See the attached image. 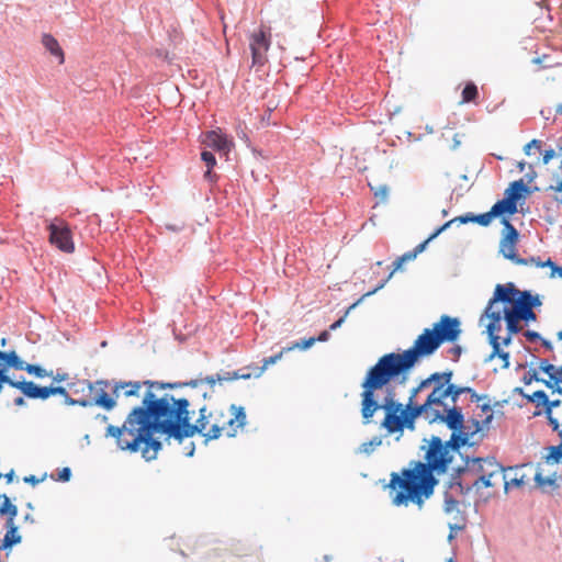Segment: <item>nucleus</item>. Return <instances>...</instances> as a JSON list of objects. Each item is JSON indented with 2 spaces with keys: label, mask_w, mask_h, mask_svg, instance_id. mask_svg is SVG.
I'll return each mask as SVG.
<instances>
[{
  "label": "nucleus",
  "mask_w": 562,
  "mask_h": 562,
  "mask_svg": "<svg viewBox=\"0 0 562 562\" xmlns=\"http://www.w3.org/2000/svg\"><path fill=\"white\" fill-rule=\"evenodd\" d=\"M423 442L420 450H425V462L412 461L413 468L404 469L402 476L392 473L389 486L400 488L393 498V504L396 506L412 502L422 508L424 499L432 496L439 483L435 474H445L453 460V456L440 437L432 435L430 438H424Z\"/></svg>",
  "instance_id": "f257e3e1"
},
{
  "label": "nucleus",
  "mask_w": 562,
  "mask_h": 562,
  "mask_svg": "<svg viewBox=\"0 0 562 562\" xmlns=\"http://www.w3.org/2000/svg\"><path fill=\"white\" fill-rule=\"evenodd\" d=\"M401 376L372 366L366 373L361 383V416L363 424H369L379 409L384 411V419L381 427L389 434H397L396 440H400L406 422L404 417V404L395 398V390L390 385L392 381L400 383Z\"/></svg>",
  "instance_id": "f03ea898"
},
{
  "label": "nucleus",
  "mask_w": 562,
  "mask_h": 562,
  "mask_svg": "<svg viewBox=\"0 0 562 562\" xmlns=\"http://www.w3.org/2000/svg\"><path fill=\"white\" fill-rule=\"evenodd\" d=\"M191 405H198L192 396L176 397L169 393L158 396L153 390H146L142 405L134 407L130 414L135 420L147 422L167 431L168 439L179 441L186 432L183 426H188L187 415Z\"/></svg>",
  "instance_id": "7ed1b4c3"
},
{
  "label": "nucleus",
  "mask_w": 562,
  "mask_h": 562,
  "mask_svg": "<svg viewBox=\"0 0 562 562\" xmlns=\"http://www.w3.org/2000/svg\"><path fill=\"white\" fill-rule=\"evenodd\" d=\"M440 346L435 331L425 328L413 347L403 352L385 353L379 358L374 366L401 376L400 384H404L408 379V373L418 363L419 359L431 356Z\"/></svg>",
  "instance_id": "20e7f679"
},
{
  "label": "nucleus",
  "mask_w": 562,
  "mask_h": 562,
  "mask_svg": "<svg viewBox=\"0 0 562 562\" xmlns=\"http://www.w3.org/2000/svg\"><path fill=\"white\" fill-rule=\"evenodd\" d=\"M127 425H130L128 428L131 431H136L135 437L130 440V443H125L127 450L131 452H137L140 445L143 443V458H145L147 461L155 460L157 458L158 451L162 449V443L154 436L156 434L167 436V431L147 422L135 420V417H133L131 414L127 415Z\"/></svg>",
  "instance_id": "39448f33"
},
{
  "label": "nucleus",
  "mask_w": 562,
  "mask_h": 562,
  "mask_svg": "<svg viewBox=\"0 0 562 562\" xmlns=\"http://www.w3.org/2000/svg\"><path fill=\"white\" fill-rule=\"evenodd\" d=\"M461 393L470 394L472 402H481L482 397L477 396L475 390L470 386H461L458 384H448L447 386H442V384H439L436 385L427 396L425 405L427 407H431L434 405L445 407V405H447L443 402L445 398H450L452 404H456Z\"/></svg>",
  "instance_id": "423d86ee"
},
{
  "label": "nucleus",
  "mask_w": 562,
  "mask_h": 562,
  "mask_svg": "<svg viewBox=\"0 0 562 562\" xmlns=\"http://www.w3.org/2000/svg\"><path fill=\"white\" fill-rule=\"evenodd\" d=\"M45 222L46 229L48 231V241L64 252H74L75 244L69 225L59 217L46 220Z\"/></svg>",
  "instance_id": "0eeeda50"
},
{
  "label": "nucleus",
  "mask_w": 562,
  "mask_h": 562,
  "mask_svg": "<svg viewBox=\"0 0 562 562\" xmlns=\"http://www.w3.org/2000/svg\"><path fill=\"white\" fill-rule=\"evenodd\" d=\"M502 224L504 228L499 241V254L514 263H525L522 258L515 251V247L519 238L518 231L506 217L502 218Z\"/></svg>",
  "instance_id": "6e6552de"
},
{
  "label": "nucleus",
  "mask_w": 562,
  "mask_h": 562,
  "mask_svg": "<svg viewBox=\"0 0 562 562\" xmlns=\"http://www.w3.org/2000/svg\"><path fill=\"white\" fill-rule=\"evenodd\" d=\"M64 403L69 406H81V407H92L99 406L108 412L115 408L117 402L115 398L111 397L110 394L101 389L95 395L88 396L85 395L80 398H74L69 395V393L64 396Z\"/></svg>",
  "instance_id": "1a4fd4ad"
},
{
  "label": "nucleus",
  "mask_w": 562,
  "mask_h": 562,
  "mask_svg": "<svg viewBox=\"0 0 562 562\" xmlns=\"http://www.w3.org/2000/svg\"><path fill=\"white\" fill-rule=\"evenodd\" d=\"M460 325L459 318L442 315L439 322L434 324L431 330L435 331V336L440 345L443 342H454L461 334Z\"/></svg>",
  "instance_id": "9d476101"
},
{
  "label": "nucleus",
  "mask_w": 562,
  "mask_h": 562,
  "mask_svg": "<svg viewBox=\"0 0 562 562\" xmlns=\"http://www.w3.org/2000/svg\"><path fill=\"white\" fill-rule=\"evenodd\" d=\"M541 304L542 302L538 294H532L529 290H522V294L517 296V301L515 303L518 317L526 323L535 322L537 319V315L533 312V308L539 307Z\"/></svg>",
  "instance_id": "9b49d317"
},
{
  "label": "nucleus",
  "mask_w": 562,
  "mask_h": 562,
  "mask_svg": "<svg viewBox=\"0 0 562 562\" xmlns=\"http://www.w3.org/2000/svg\"><path fill=\"white\" fill-rule=\"evenodd\" d=\"M249 45L252 66H263L267 61L266 53L270 47V33L261 29L258 33L251 34Z\"/></svg>",
  "instance_id": "f8f14e48"
},
{
  "label": "nucleus",
  "mask_w": 562,
  "mask_h": 562,
  "mask_svg": "<svg viewBox=\"0 0 562 562\" xmlns=\"http://www.w3.org/2000/svg\"><path fill=\"white\" fill-rule=\"evenodd\" d=\"M522 294V290L516 288V285L512 282L506 284H497L495 286L493 296L490 299L487 306L488 311L491 308H499L497 306L498 303L503 304H515L517 301V296Z\"/></svg>",
  "instance_id": "ddd939ff"
},
{
  "label": "nucleus",
  "mask_w": 562,
  "mask_h": 562,
  "mask_svg": "<svg viewBox=\"0 0 562 562\" xmlns=\"http://www.w3.org/2000/svg\"><path fill=\"white\" fill-rule=\"evenodd\" d=\"M203 145L205 149H212L220 156H227L231 151L233 143L228 137L217 131H210L204 135Z\"/></svg>",
  "instance_id": "4468645a"
},
{
  "label": "nucleus",
  "mask_w": 562,
  "mask_h": 562,
  "mask_svg": "<svg viewBox=\"0 0 562 562\" xmlns=\"http://www.w3.org/2000/svg\"><path fill=\"white\" fill-rule=\"evenodd\" d=\"M486 317L490 319V323L486 325V334L488 336V342L491 346L499 344L501 337L497 335L502 329V311L501 308H491L488 311V306L485 307L484 313L481 316V321Z\"/></svg>",
  "instance_id": "2eb2a0df"
},
{
  "label": "nucleus",
  "mask_w": 562,
  "mask_h": 562,
  "mask_svg": "<svg viewBox=\"0 0 562 562\" xmlns=\"http://www.w3.org/2000/svg\"><path fill=\"white\" fill-rule=\"evenodd\" d=\"M207 413V407L205 404H202L199 406V418L195 424H191V412L189 411V414L187 415V427L183 426L186 429V432L180 436L179 442H182L186 438L193 437L195 434L203 435L207 424L209 418L211 417V414Z\"/></svg>",
  "instance_id": "dca6fc26"
},
{
  "label": "nucleus",
  "mask_w": 562,
  "mask_h": 562,
  "mask_svg": "<svg viewBox=\"0 0 562 562\" xmlns=\"http://www.w3.org/2000/svg\"><path fill=\"white\" fill-rule=\"evenodd\" d=\"M428 408L429 407H427L425 403L417 404L412 398H408V402L404 405V422H406V429L412 431L415 430L416 419L420 416L425 417Z\"/></svg>",
  "instance_id": "f3484780"
},
{
  "label": "nucleus",
  "mask_w": 562,
  "mask_h": 562,
  "mask_svg": "<svg viewBox=\"0 0 562 562\" xmlns=\"http://www.w3.org/2000/svg\"><path fill=\"white\" fill-rule=\"evenodd\" d=\"M445 420L443 424L451 431L460 430L464 428V415L462 408L456 404L452 406L445 405Z\"/></svg>",
  "instance_id": "a211bd4d"
},
{
  "label": "nucleus",
  "mask_w": 562,
  "mask_h": 562,
  "mask_svg": "<svg viewBox=\"0 0 562 562\" xmlns=\"http://www.w3.org/2000/svg\"><path fill=\"white\" fill-rule=\"evenodd\" d=\"M18 390L31 400H47V386H41L33 381H26L24 378L19 380Z\"/></svg>",
  "instance_id": "6ab92c4d"
},
{
  "label": "nucleus",
  "mask_w": 562,
  "mask_h": 562,
  "mask_svg": "<svg viewBox=\"0 0 562 562\" xmlns=\"http://www.w3.org/2000/svg\"><path fill=\"white\" fill-rule=\"evenodd\" d=\"M531 194V189L528 187L524 179L513 181L505 190L504 198L517 206L518 202L526 195Z\"/></svg>",
  "instance_id": "aec40b11"
},
{
  "label": "nucleus",
  "mask_w": 562,
  "mask_h": 562,
  "mask_svg": "<svg viewBox=\"0 0 562 562\" xmlns=\"http://www.w3.org/2000/svg\"><path fill=\"white\" fill-rule=\"evenodd\" d=\"M246 370L247 369L245 368V369H239V370H235V371H225V372L216 373L214 375H209L205 379H203L204 384L206 383V384H210L211 386H213L216 382L223 383V382L235 381L238 379H244V380L250 379L251 373L246 372Z\"/></svg>",
  "instance_id": "412c9836"
},
{
  "label": "nucleus",
  "mask_w": 562,
  "mask_h": 562,
  "mask_svg": "<svg viewBox=\"0 0 562 562\" xmlns=\"http://www.w3.org/2000/svg\"><path fill=\"white\" fill-rule=\"evenodd\" d=\"M144 385L147 386V390H153L154 393L156 391L166 390V389H177L182 386H191L194 389L202 387L204 385V380L202 379H195L188 382H175V383H166L160 381H151L146 380L144 381Z\"/></svg>",
  "instance_id": "4be33fe9"
},
{
  "label": "nucleus",
  "mask_w": 562,
  "mask_h": 562,
  "mask_svg": "<svg viewBox=\"0 0 562 562\" xmlns=\"http://www.w3.org/2000/svg\"><path fill=\"white\" fill-rule=\"evenodd\" d=\"M470 431H467L463 429L451 431L450 439L447 441H443L449 449V451L459 452V450L464 446H473L472 442H470Z\"/></svg>",
  "instance_id": "5701e85b"
},
{
  "label": "nucleus",
  "mask_w": 562,
  "mask_h": 562,
  "mask_svg": "<svg viewBox=\"0 0 562 562\" xmlns=\"http://www.w3.org/2000/svg\"><path fill=\"white\" fill-rule=\"evenodd\" d=\"M7 532L1 541V550L11 549L13 546L21 543L22 537L18 532V526L11 519L5 521Z\"/></svg>",
  "instance_id": "b1692460"
},
{
  "label": "nucleus",
  "mask_w": 562,
  "mask_h": 562,
  "mask_svg": "<svg viewBox=\"0 0 562 562\" xmlns=\"http://www.w3.org/2000/svg\"><path fill=\"white\" fill-rule=\"evenodd\" d=\"M128 426L130 425H127V418L125 419L122 427L109 425L106 427L105 436L115 438L119 448L122 450H127V448L125 447V443H130V441L122 438L123 432L124 431L127 432L128 435L133 436V438L135 437V434H136V431H131Z\"/></svg>",
  "instance_id": "393cba45"
},
{
  "label": "nucleus",
  "mask_w": 562,
  "mask_h": 562,
  "mask_svg": "<svg viewBox=\"0 0 562 562\" xmlns=\"http://www.w3.org/2000/svg\"><path fill=\"white\" fill-rule=\"evenodd\" d=\"M467 467H458V468H454L451 475H450V480L449 482L447 483V490L449 491L450 488H457L459 491L460 494L462 495H467L470 493V491L472 490L471 486H465L462 481H461V476L467 472Z\"/></svg>",
  "instance_id": "a878e982"
},
{
  "label": "nucleus",
  "mask_w": 562,
  "mask_h": 562,
  "mask_svg": "<svg viewBox=\"0 0 562 562\" xmlns=\"http://www.w3.org/2000/svg\"><path fill=\"white\" fill-rule=\"evenodd\" d=\"M22 361L23 360L14 350L8 352L0 350V368H4L5 370L9 368L19 370L20 367H22Z\"/></svg>",
  "instance_id": "bb28decb"
},
{
  "label": "nucleus",
  "mask_w": 562,
  "mask_h": 562,
  "mask_svg": "<svg viewBox=\"0 0 562 562\" xmlns=\"http://www.w3.org/2000/svg\"><path fill=\"white\" fill-rule=\"evenodd\" d=\"M201 159L206 166V171L204 172V178L209 182H214L216 179V175L213 172V168L216 166V158L212 150L204 149L201 153Z\"/></svg>",
  "instance_id": "cd10ccee"
},
{
  "label": "nucleus",
  "mask_w": 562,
  "mask_h": 562,
  "mask_svg": "<svg viewBox=\"0 0 562 562\" xmlns=\"http://www.w3.org/2000/svg\"><path fill=\"white\" fill-rule=\"evenodd\" d=\"M44 47L55 57L58 58L59 64L64 63V53L58 42L49 34H44L42 38Z\"/></svg>",
  "instance_id": "c85d7f7f"
},
{
  "label": "nucleus",
  "mask_w": 562,
  "mask_h": 562,
  "mask_svg": "<svg viewBox=\"0 0 562 562\" xmlns=\"http://www.w3.org/2000/svg\"><path fill=\"white\" fill-rule=\"evenodd\" d=\"M495 217L503 216L505 214L513 215L517 212V206H515L512 202L506 200L505 198L497 201L492 207Z\"/></svg>",
  "instance_id": "c756f323"
},
{
  "label": "nucleus",
  "mask_w": 562,
  "mask_h": 562,
  "mask_svg": "<svg viewBox=\"0 0 562 562\" xmlns=\"http://www.w3.org/2000/svg\"><path fill=\"white\" fill-rule=\"evenodd\" d=\"M0 499H2V503L0 504V515L8 516L7 519L14 521V518L18 515V507L11 503L10 498L5 494H1Z\"/></svg>",
  "instance_id": "7c9ffc66"
},
{
  "label": "nucleus",
  "mask_w": 562,
  "mask_h": 562,
  "mask_svg": "<svg viewBox=\"0 0 562 562\" xmlns=\"http://www.w3.org/2000/svg\"><path fill=\"white\" fill-rule=\"evenodd\" d=\"M19 370H24L29 374L35 375L36 378L43 379L47 376H53V371H47L40 364H31L22 361V367Z\"/></svg>",
  "instance_id": "2f4dec72"
},
{
  "label": "nucleus",
  "mask_w": 562,
  "mask_h": 562,
  "mask_svg": "<svg viewBox=\"0 0 562 562\" xmlns=\"http://www.w3.org/2000/svg\"><path fill=\"white\" fill-rule=\"evenodd\" d=\"M452 376H453V372L450 370L445 371V372H435L427 378V381L430 384L435 383L436 385L442 384V386H447L448 384H452L451 383Z\"/></svg>",
  "instance_id": "473e14b6"
},
{
  "label": "nucleus",
  "mask_w": 562,
  "mask_h": 562,
  "mask_svg": "<svg viewBox=\"0 0 562 562\" xmlns=\"http://www.w3.org/2000/svg\"><path fill=\"white\" fill-rule=\"evenodd\" d=\"M392 278V273H389V276L382 280L373 290L367 292L366 294H363L358 301H356L353 304H351L344 313V315H346V317L349 315V313L351 311H353V308H356V306H358L366 297L374 294L375 292H378L379 290L383 289L385 286V284L387 283V281Z\"/></svg>",
  "instance_id": "72a5a7b5"
},
{
  "label": "nucleus",
  "mask_w": 562,
  "mask_h": 562,
  "mask_svg": "<svg viewBox=\"0 0 562 562\" xmlns=\"http://www.w3.org/2000/svg\"><path fill=\"white\" fill-rule=\"evenodd\" d=\"M229 409L235 415V418H232L228 422V425L233 426L235 423H237L238 427H244L247 420L244 407L232 404Z\"/></svg>",
  "instance_id": "f704fd0d"
},
{
  "label": "nucleus",
  "mask_w": 562,
  "mask_h": 562,
  "mask_svg": "<svg viewBox=\"0 0 562 562\" xmlns=\"http://www.w3.org/2000/svg\"><path fill=\"white\" fill-rule=\"evenodd\" d=\"M472 461H473V463H481V462L486 463L487 465L495 468L494 471H496V473H498V472L503 473V472L514 470L513 467L504 468L501 463H498L496 461V459L494 457L472 458ZM518 468L519 467H515V469H518Z\"/></svg>",
  "instance_id": "c9c22d12"
},
{
  "label": "nucleus",
  "mask_w": 562,
  "mask_h": 562,
  "mask_svg": "<svg viewBox=\"0 0 562 562\" xmlns=\"http://www.w3.org/2000/svg\"><path fill=\"white\" fill-rule=\"evenodd\" d=\"M539 369L549 375V381H553L555 384H560L562 382V378L559 376L558 369L547 360H542L540 362Z\"/></svg>",
  "instance_id": "e433bc0d"
},
{
  "label": "nucleus",
  "mask_w": 562,
  "mask_h": 562,
  "mask_svg": "<svg viewBox=\"0 0 562 562\" xmlns=\"http://www.w3.org/2000/svg\"><path fill=\"white\" fill-rule=\"evenodd\" d=\"M548 451L549 453L544 457L546 463H559L562 459V442L557 446H550Z\"/></svg>",
  "instance_id": "4c0bfd02"
},
{
  "label": "nucleus",
  "mask_w": 562,
  "mask_h": 562,
  "mask_svg": "<svg viewBox=\"0 0 562 562\" xmlns=\"http://www.w3.org/2000/svg\"><path fill=\"white\" fill-rule=\"evenodd\" d=\"M536 484L540 487L544 486V485H550L552 486L553 488H557L559 487V485L557 484V474L553 473L552 475L550 476H547L544 477L541 473L540 470H538L535 474V477H533Z\"/></svg>",
  "instance_id": "58836bf2"
},
{
  "label": "nucleus",
  "mask_w": 562,
  "mask_h": 562,
  "mask_svg": "<svg viewBox=\"0 0 562 562\" xmlns=\"http://www.w3.org/2000/svg\"><path fill=\"white\" fill-rule=\"evenodd\" d=\"M382 445V438L379 436L373 437L370 441L363 442L358 448L359 453L371 454L375 448Z\"/></svg>",
  "instance_id": "ea45409f"
},
{
  "label": "nucleus",
  "mask_w": 562,
  "mask_h": 562,
  "mask_svg": "<svg viewBox=\"0 0 562 562\" xmlns=\"http://www.w3.org/2000/svg\"><path fill=\"white\" fill-rule=\"evenodd\" d=\"M86 387L88 390V396L95 395L101 389H105L110 385L108 380H97L94 382L86 381Z\"/></svg>",
  "instance_id": "a19ab883"
},
{
  "label": "nucleus",
  "mask_w": 562,
  "mask_h": 562,
  "mask_svg": "<svg viewBox=\"0 0 562 562\" xmlns=\"http://www.w3.org/2000/svg\"><path fill=\"white\" fill-rule=\"evenodd\" d=\"M477 94V87L473 82H468L462 90V102H472L476 99Z\"/></svg>",
  "instance_id": "79ce46f5"
},
{
  "label": "nucleus",
  "mask_w": 562,
  "mask_h": 562,
  "mask_svg": "<svg viewBox=\"0 0 562 562\" xmlns=\"http://www.w3.org/2000/svg\"><path fill=\"white\" fill-rule=\"evenodd\" d=\"M458 505L459 502L446 490L443 493V512L446 514H451L454 510L459 512Z\"/></svg>",
  "instance_id": "37998d69"
},
{
  "label": "nucleus",
  "mask_w": 562,
  "mask_h": 562,
  "mask_svg": "<svg viewBox=\"0 0 562 562\" xmlns=\"http://www.w3.org/2000/svg\"><path fill=\"white\" fill-rule=\"evenodd\" d=\"M522 381L527 385H529L532 381H536V382L543 383L547 387H553L552 382L551 381H547V380H544L542 378H539L538 372L535 369L529 370L524 375Z\"/></svg>",
  "instance_id": "c03bdc74"
},
{
  "label": "nucleus",
  "mask_w": 562,
  "mask_h": 562,
  "mask_svg": "<svg viewBox=\"0 0 562 562\" xmlns=\"http://www.w3.org/2000/svg\"><path fill=\"white\" fill-rule=\"evenodd\" d=\"M282 356H283V351H280L279 353H277L274 356L265 358L263 359V364L261 367H259V368H256L257 372L254 373L255 378L261 376V374L265 372V370L269 366L277 363L282 358Z\"/></svg>",
  "instance_id": "a18cd8bd"
},
{
  "label": "nucleus",
  "mask_w": 562,
  "mask_h": 562,
  "mask_svg": "<svg viewBox=\"0 0 562 562\" xmlns=\"http://www.w3.org/2000/svg\"><path fill=\"white\" fill-rule=\"evenodd\" d=\"M425 419H426L429 424H435V423H442V424H443V420H445V411H443V412H440L439 409L432 408V406H431V407H429V408H428V411L426 412Z\"/></svg>",
  "instance_id": "49530a36"
},
{
  "label": "nucleus",
  "mask_w": 562,
  "mask_h": 562,
  "mask_svg": "<svg viewBox=\"0 0 562 562\" xmlns=\"http://www.w3.org/2000/svg\"><path fill=\"white\" fill-rule=\"evenodd\" d=\"M142 385H144V381L143 382H138V381L124 382V389H123V390H125L124 395L126 397L137 396Z\"/></svg>",
  "instance_id": "de8ad7c7"
},
{
  "label": "nucleus",
  "mask_w": 562,
  "mask_h": 562,
  "mask_svg": "<svg viewBox=\"0 0 562 562\" xmlns=\"http://www.w3.org/2000/svg\"><path fill=\"white\" fill-rule=\"evenodd\" d=\"M496 474V471H492L488 474L481 475L477 480L473 482L471 485L472 488L480 490L481 486L491 487L493 486L492 477Z\"/></svg>",
  "instance_id": "09e8293b"
},
{
  "label": "nucleus",
  "mask_w": 562,
  "mask_h": 562,
  "mask_svg": "<svg viewBox=\"0 0 562 562\" xmlns=\"http://www.w3.org/2000/svg\"><path fill=\"white\" fill-rule=\"evenodd\" d=\"M524 397L531 403H536L537 406H543L547 403V393L542 390L536 391L532 394H524Z\"/></svg>",
  "instance_id": "8fccbe9b"
},
{
  "label": "nucleus",
  "mask_w": 562,
  "mask_h": 562,
  "mask_svg": "<svg viewBox=\"0 0 562 562\" xmlns=\"http://www.w3.org/2000/svg\"><path fill=\"white\" fill-rule=\"evenodd\" d=\"M501 311H502V316H503V319L505 321V323L521 321L520 317H518V313L516 312L515 304H513V307L504 306L503 308H501Z\"/></svg>",
  "instance_id": "3c124183"
},
{
  "label": "nucleus",
  "mask_w": 562,
  "mask_h": 562,
  "mask_svg": "<svg viewBox=\"0 0 562 562\" xmlns=\"http://www.w3.org/2000/svg\"><path fill=\"white\" fill-rule=\"evenodd\" d=\"M492 357L502 359L504 369L509 367V352L501 349V342L492 346Z\"/></svg>",
  "instance_id": "603ef678"
},
{
  "label": "nucleus",
  "mask_w": 562,
  "mask_h": 562,
  "mask_svg": "<svg viewBox=\"0 0 562 562\" xmlns=\"http://www.w3.org/2000/svg\"><path fill=\"white\" fill-rule=\"evenodd\" d=\"M495 218V214L493 213L492 209L482 214L474 215V223L481 225V226H488L491 222Z\"/></svg>",
  "instance_id": "864d4df0"
},
{
  "label": "nucleus",
  "mask_w": 562,
  "mask_h": 562,
  "mask_svg": "<svg viewBox=\"0 0 562 562\" xmlns=\"http://www.w3.org/2000/svg\"><path fill=\"white\" fill-rule=\"evenodd\" d=\"M316 342L315 337L304 338L301 341L294 342L292 346L288 347L285 350L301 349L307 350Z\"/></svg>",
  "instance_id": "5fc2aeb1"
},
{
  "label": "nucleus",
  "mask_w": 562,
  "mask_h": 562,
  "mask_svg": "<svg viewBox=\"0 0 562 562\" xmlns=\"http://www.w3.org/2000/svg\"><path fill=\"white\" fill-rule=\"evenodd\" d=\"M223 428L218 425H213L207 432H203V437L205 438V442L209 440L218 439L222 435Z\"/></svg>",
  "instance_id": "6e6d98bb"
},
{
  "label": "nucleus",
  "mask_w": 562,
  "mask_h": 562,
  "mask_svg": "<svg viewBox=\"0 0 562 562\" xmlns=\"http://www.w3.org/2000/svg\"><path fill=\"white\" fill-rule=\"evenodd\" d=\"M508 401L507 400H503V401H496L493 405L491 404V401H487V402H484L483 404H480L479 407L480 409L483 412V413H488L493 411V408H496V407H504L505 404H507Z\"/></svg>",
  "instance_id": "4d7b16f0"
},
{
  "label": "nucleus",
  "mask_w": 562,
  "mask_h": 562,
  "mask_svg": "<svg viewBox=\"0 0 562 562\" xmlns=\"http://www.w3.org/2000/svg\"><path fill=\"white\" fill-rule=\"evenodd\" d=\"M374 195L379 198L382 202H385L389 196V187L386 184H380L376 188L371 187Z\"/></svg>",
  "instance_id": "13d9d810"
},
{
  "label": "nucleus",
  "mask_w": 562,
  "mask_h": 562,
  "mask_svg": "<svg viewBox=\"0 0 562 562\" xmlns=\"http://www.w3.org/2000/svg\"><path fill=\"white\" fill-rule=\"evenodd\" d=\"M67 394H68V392L64 386H59V385H48L47 386V398L52 395H60L64 397Z\"/></svg>",
  "instance_id": "bf43d9fd"
},
{
  "label": "nucleus",
  "mask_w": 562,
  "mask_h": 562,
  "mask_svg": "<svg viewBox=\"0 0 562 562\" xmlns=\"http://www.w3.org/2000/svg\"><path fill=\"white\" fill-rule=\"evenodd\" d=\"M503 473H504L503 479L505 480V491L506 492L508 491V488L510 486H517L518 487V486H521L524 484V482H525V480H524L525 475H521L520 477H514L510 481H507L506 480V477H507L506 472H503Z\"/></svg>",
  "instance_id": "052dcab7"
},
{
  "label": "nucleus",
  "mask_w": 562,
  "mask_h": 562,
  "mask_svg": "<svg viewBox=\"0 0 562 562\" xmlns=\"http://www.w3.org/2000/svg\"><path fill=\"white\" fill-rule=\"evenodd\" d=\"M537 267H540V268H544V267L551 268L550 278H554L555 276H558V271H555V270L560 268L550 258H548L546 261L541 260V262L537 263Z\"/></svg>",
  "instance_id": "680f3d73"
},
{
  "label": "nucleus",
  "mask_w": 562,
  "mask_h": 562,
  "mask_svg": "<svg viewBox=\"0 0 562 562\" xmlns=\"http://www.w3.org/2000/svg\"><path fill=\"white\" fill-rule=\"evenodd\" d=\"M430 383L427 381V379L423 380L416 387L412 389L409 397L413 401H415L416 396L419 392H422L424 389L428 387Z\"/></svg>",
  "instance_id": "e2e57ef3"
},
{
  "label": "nucleus",
  "mask_w": 562,
  "mask_h": 562,
  "mask_svg": "<svg viewBox=\"0 0 562 562\" xmlns=\"http://www.w3.org/2000/svg\"><path fill=\"white\" fill-rule=\"evenodd\" d=\"M544 413H546L549 425L552 427V430L558 431L561 428L559 420L555 417H553L552 412L549 411V412H544Z\"/></svg>",
  "instance_id": "0e129e2a"
},
{
  "label": "nucleus",
  "mask_w": 562,
  "mask_h": 562,
  "mask_svg": "<svg viewBox=\"0 0 562 562\" xmlns=\"http://www.w3.org/2000/svg\"><path fill=\"white\" fill-rule=\"evenodd\" d=\"M540 147H541V140L532 139L528 144L525 145L524 151L526 155L529 156L531 154V149H533V148L540 149Z\"/></svg>",
  "instance_id": "69168bd1"
},
{
  "label": "nucleus",
  "mask_w": 562,
  "mask_h": 562,
  "mask_svg": "<svg viewBox=\"0 0 562 562\" xmlns=\"http://www.w3.org/2000/svg\"><path fill=\"white\" fill-rule=\"evenodd\" d=\"M506 328L508 331L507 334H509V335H516V334L520 333V330H521L519 322L506 323Z\"/></svg>",
  "instance_id": "338daca9"
},
{
  "label": "nucleus",
  "mask_w": 562,
  "mask_h": 562,
  "mask_svg": "<svg viewBox=\"0 0 562 562\" xmlns=\"http://www.w3.org/2000/svg\"><path fill=\"white\" fill-rule=\"evenodd\" d=\"M71 479V470L68 467L63 468L58 473V480L61 482H68Z\"/></svg>",
  "instance_id": "774afa93"
}]
</instances>
